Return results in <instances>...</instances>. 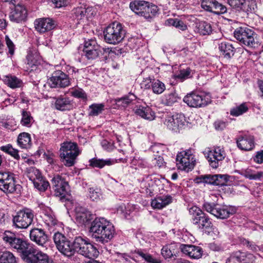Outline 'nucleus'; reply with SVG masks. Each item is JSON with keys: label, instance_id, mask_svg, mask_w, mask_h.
Here are the masks:
<instances>
[{"label": "nucleus", "instance_id": "f257e3e1", "mask_svg": "<svg viewBox=\"0 0 263 263\" xmlns=\"http://www.w3.org/2000/svg\"><path fill=\"white\" fill-rule=\"evenodd\" d=\"M2 238L8 247L22 254V258L27 263H53L49 256L31 246L27 241L17 237L11 231H6Z\"/></svg>", "mask_w": 263, "mask_h": 263}, {"label": "nucleus", "instance_id": "f03ea898", "mask_svg": "<svg viewBox=\"0 0 263 263\" xmlns=\"http://www.w3.org/2000/svg\"><path fill=\"white\" fill-rule=\"evenodd\" d=\"M89 232L96 241L108 242L114 237L115 229L113 224L103 217L95 218L91 222Z\"/></svg>", "mask_w": 263, "mask_h": 263}, {"label": "nucleus", "instance_id": "7ed1b4c3", "mask_svg": "<svg viewBox=\"0 0 263 263\" xmlns=\"http://www.w3.org/2000/svg\"><path fill=\"white\" fill-rule=\"evenodd\" d=\"M81 151L76 143L66 142L62 144L60 149V156L63 164L68 167L72 166L76 162Z\"/></svg>", "mask_w": 263, "mask_h": 263}, {"label": "nucleus", "instance_id": "20e7f679", "mask_svg": "<svg viewBox=\"0 0 263 263\" xmlns=\"http://www.w3.org/2000/svg\"><path fill=\"white\" fill-rule=\"evenodd\" d=\"M162 120L165 126L174 133H179L188 126L189 122L182 114L165 112L162 115Z\"/></svg>", "mask_w": 263, "mask_h": 263}, {"label": "nucleus", "instance_id": "39448f33", "mask_svg": "<svg viewBox=\"0 0 263 263\" xmlns=\"http://www.w3.org/2000/svg\"><path fill=\"white\" fill-rule=\"evenodd\" d=\"M125 31L122 25L115 22L109 24L104 31V36L107 43L116 45L120 43L124 39Z\"/></svg>", "mask_w": 263, "mask_h": 263}, {"label": "nucleus", "instance_id": "423d86ee", "mask_svg": "<svg viewBox=\"0 0 263 263\" xmlns=\"http://www.w3.org/2000/svg\"><path fill=\"white\" fill-rule=\"evenodd\" d=\"M203 208L216 217L223 219L228 218L236 212L235 208L232 206L213 202H205Z\"/></svg>", "mask_w": 263, "mask_h": 263}, {"label": "nucleus", "instance_id": "0eeeda50", "mask_svg": "<svg viewBox=\"0 0 263 263\" xmlns=\"http://www.w3.org/2000/svg\"><path fill=\"white\" fill-rule=\"evenodd\" d=\"M26 176L33 184L34 187L40 192H45L49 187V183L42 175L40 171L35 167L26 168Z\"/></svg>", "mask_w": 263, "mask_h": 263}, {"label": "nucleus", "instance_id": "6e6552de", "mask_svg": "<svg viewBox=\"0 0 263 263\" xmlns=\"http://www.w3.org/2000/svg\"><path fill=\"white\" fill-rule=\"evenodd\" d=\"M189 211L192 223L199 229L210 230L212 228V223L209 217L199 208L192 206L189 208Z\"/></svg>", "mask_w": 263, "mask_h": 263}, {"label": "nucleus", "instance_id": "1a4fd4ad", "mask_svg": "<svg viewBox=\"0 0 263 263\" xmlns=\"http://www.w3.org/2000/svg\"><path fill=\"white\" fill-rule=\"evenodd\" d=\"M20 185L16 184L15 175L9 171L0 172V190L6 194H14Z\"/></svg>", "mask_w": 263, "mask_h": 263}, {"label": "nucleus", "instance_id": "9d476101", "mask_svg": "<svg viewBox=\"0 0 263 263\" xmlns=\"http://www.w3.org/2000/svg\"><path fill=\"white\" fill-rule=\"evenodd\" d=\"M34 212L30 209H24L18 211L13 216V225L18 229H26L33 222Z\"/></svg>", "mask_w": 263, "mask_h": 263}, {"label": "nucleus", "instance_id": "9b49d317", "mask_svg": "<svg viewBox=\"0 0 263 263\" xmlns=\"http://www.w3.org/2000/svg\"><path fill=\"white\" fill-rule=\"evenodd\" d=\"M176 160L178 168L187 172L192 170L195 165L194 156L190 149L178 153Z\"/></svg>", "mask_w": 263, "mask_h": 263}, {"label": "nucleus", "instance_id": "f8f14e48", "mask_svg": "<svg viewBox=\"0 0 263 263\" xmlns=\"http://www.w3.org/2000/svg\"><path fill=\"white\" fill-rule=\"evenodd\" d=\"M183 101L190 107H201L209 104L211 99L209 94L192 92L185 96Z\"/></svg>", "mask_w": 263, "mask_h": 263}, {"label": "nucleus", "instance_id": "ddd939ff", "mask_svg": "<svg viewBox=\"0 0 263 263\" xmlns=\"http://www.w3.org/2000/svg\"><path fill=\"white\" fill-rule=\"evenodd\" d=\"M254 32L248 27H239L234 32L235 39L242 44L253 47L255 46V41Z\"/></svg>", "mask_w": 263, "mask_h": 263}, {"label": "nucleus", "instance_id": "4468645a", "mask_svg": "<svg viewBox=\"0 0 263 263\" xmlns=\"http://www.w3.org/2000/svg\"><path fill=\"white\" fill-rule=\"evenodd\" d=\"M210 165L214 168H217L224 159L226 154L223 148L220 146L214 147L204 153Z\"/></svg>", "mask_w": 263, "mask_h": 263}, {"label": "nucleus", "instance_id": "2eb2a0df", "mask_svg": "<svg viewBox=\"0 0 263 263\" xmlns=\"http://www.w3.org/2000/svg\"><path fill=\"white\" fill-rule=\"evenodd\" d=\"M53 240L58 250L64 255L69 257L73 255V242L68 240L62 234L55 233Z\"/></svg>", "mask_w": 263, "mask_h": 263}, {"label": "nucleus", "instance_id": "dca6fc26", "mask_svg": "<svg viewBox=\"0 0 263 263\" xmlns=\"http://www.w3.org/2000/svg\"><path fill=\"white\" fill-rule=\"evenodd\" d=\"M51 183L56 196L60 197L61 200L67 199L69 193V185L61 176H54L51 180Z\"/></svg>", "mask_w": 263, "mask_h": 263}, {"label": "nucleus", "instance_id": "f3484780", "mask_svg": "<svg viewBox=\"0 0 263 263\" xmlns=\"http://www.w3.org/2000/svg\"><path fill=\"white\" fill-rule=\"evenodd\" d=\"M230 176L228 175H202L196 179L197 183L204 182L208 184L219 186H223L227 184L229 180Z\"/></svg>", "mask_w": 263, "mask_h": 263}, {"label": "nucleus", "instance_id": "a211bd4d", "mask_svg": "<svg viewBox=\"0 0 263 263\" xmlns=\"http://www.w3.org/2000/svg\"><path fill=\"white\" fill-rule=\"evenodd\" d=\"M51 87H66L70 85L68 76L61 71L54 72L49 81Z\"/></svg>", "mask_w": 263, "mask_h": 263}, {"label": "nucleus", "instance_id": "6ab92c4d", "mask_svg": "<svg viewBox=\"0 0 263 263\" xmlns=\"http://www.w3.org/2000/svg\"><path fill=\"white\" fill-rule=\"evenodd\" d=\"M11 10L9 14L11 21L20 23L26 21L27 12L26 8L23 5L18 4L14 8H11Z\"/></svg>", "mask_w": 263, "mask_h": 263}, {"label": "nucleus", "instance_id": "aec40b11", "mask_svg": "<svg viewBox=\"0 0 263 263\" xmlns=\"http://www.w3.org/2000/svg\"><path fill=\"white\" fill-rule=\"evenodd\" d=\"M30 238L37 245L45 247L48 241V236L42 229L34 228L30 231Z\"/></svg>", "mask_w": 263, "mask_h": 263}, {"label": "nucleus", "instance_id": "412c9836", "mask_svg": "<svg viewBox=\"0 0 263 263\" xmlns=\"http://www.w3.org/2000/svg\"><path fill=\"white\" fill-rule=\"evenodd\" d=\"M180 248L183 253L193 259L201 258L203 254L202 249L199 246L182 244Z\"/></svg>", "mask_w": 263, "mask_h": 263}, {"label": "nucleus", "instance_id": "4be33fe9", "mask_svg": "<svg viewBox=\"0 0 263 263\" xmlns=\"http://www.w3.org/2000/svg\"><path fill=\"white\" fill-rule=\"evenodd\" d=\"M93 218V215L86 209L82 207L76 208V219L79 224L86 226L89 224Z\"/></svg>", "mask_w": 263, "mask_h": 263}, {"label": "nucleus", "instance_id": "5701e85b", "mask_svg": "<svg viewBox=\"0 0 263 263\" xmlns=\"http://www.w3.org/2000/svg\"><path fill=\"white\" fill-rule=\"evenodd\" d=\"M236 143L239 149L245 151H251L255 146L254 138L251 135H245L239 136L237 139Z\"/></svg>", "mask_w": 263, "mask_h": 263}, {"label": "nucleus", "instance_id": "b1692460", "mask_svg": "<svg viewBox=\"0 0 263 263\" xmlns=\"http://www.w3.org/2000/svg\"><path fill=\"white\" fill-rule=\"evenodd\" d=\"M34 26L36 31L42 33L53 29L55 25L54 22L49 18H40L35 20Z\"/></svg>", "mask_w": 263, "mask_h": 263}, {"label": "nucleus", "instance_id": "393cba45", "mask_svg": "<svg viewBox=\"0 0 263 263\" xmlns=\"http://www.w3.org/2000/svg\"><path fill=\"white\" fill-rule=\"evenodd\" d=\"M218 47L220 54L226 59H230L235 53V48L229 42H221L218 43Z\"/></svg>", "mask_w": 263, "mask_h": 263}, {"label": "nucleus", "instance_id": "a878e982", "mask_svg": "<svg viewBox=\"0 0 263 263\" xmlns=\"http://www.w3.org/2000/svg\"><path fill=\"white\" fill-rule=\"evenodd\" d=\"M54 107L61 111L70 110L73 108V104L69 98L60 97L55 99Z\"/></svg>", "mask_w": 263, "mask_h": 263}, {"label": "nucleus", "instance_id": "bb28decb", "mask_svg": "<svg viewBox=\"0 0 263 263\" xmlns=\"http://www.w3.org/2000/svg\"><path fill=\"white\" fill-rule=\"evenodd\" d=\"M172 202V197L170 195L158 196L152 200L151 205L155 209H162Z\"/></svg>", "mask_w": 263, "mask_h": 263}, {"label": "nucleus", "instance_id": "cd10ccee", "mask_svg": "<svg viewBox=\"0 0 263 263\" xmlns=\"http://www.w3.org/2000/svg\"><path fill=\"white\" fill-rule=\"evenodd\" d=\"M135 112L137 115L149 121L153 120L156 117L154 111L148 106H139L135 109Z\"/></svg>", "mask_w": 263, "mask_h": 263}, {"label": "nucleus", "instance_id": "c85d7f7f", "mask_svg": "<svg viewBox=\"0 0 263 263\" xmlns=\"http://www.w3.org/2000/svg\"><path fill=\"white\" fill-rule=\"evenodd\" d=\"M91 9V8H86L82 6L74 9L72 11L73 20L77 21V24H80L85 16L88 15V13Z\"/></svg>", "mask_w": 263, "mask_h": 263}, {"label": "nucleus", "instance_id": "c756f323", "mask_svg": "<svg viewBox=\"0 0 263 263\" xmlns=\"http://www.w3.org/2000/svg\"><path fill=\"white\" fill-rule=\"evenodd\" d=\"M26 58L27 61V65L28 66V68H30V71L35 70L41 64L42 60L41 57L36 53L29 52Z\"/></svg>", "mask_w": 263, "mask_h": 263}, {"label": "nucleus", "instance_id": "7c9ffc66", "mask_svg": "<svg viewBox=\"0 0 263 263\" xmlns=\"http://www.w3.org/2000/svg\"><path fill=\"white\" fill-rule=\"evenodd\" d=\"M17 143L22 148L27 149L30 148L31 145L30 135L25 132L20 134L17 137Z\"/></svg>", "mask_w": 263, "mask_h": 263}, {"label": "nucleus", "instance_id": "2f4dec72", "mask_svg": "<svg viewBox=\"0 0 263 263\" xmlns=\"http://www.w3.org/2000/svg\"><path fill=\"white\" fill-rule=\"evenodd\" d=\"M80 254L89 258H93L97 257L99 251L93 245L87 241Z\"/></svg>", "mask_w": 263, "mask_h": 263}, {"label": "nucleus", "instance_id": "473e14b6", "mask_svg": "<svg viewBox=\"0 0 263 263\" xmlns=\"http://www.w3.org/2000/svg\"><path fill=\"white\" fill-rule=\"evenodd\" d=\"M233 253L239 263L241 262L244 263L252 262L255 260V256L252 254L240 251L234 252Z\"/></svg>", "mask_w": 263, "mask_h": 263}, {"label": "nucleus", "instance_id": "72a5a7b5", "mask_svg": "<svg viewBox=\"0 0 263 263\" xmlns=\"http://www.w3.org/2000/svg\"><path fill=\"white\" fill-rule=\"evenodd\" d=\"M180 98L176 92H172L165 94L161 99V103L166 106H172L175 103L177 102Z\"/></svg>", "mask_w": 263, "mask_h": 263}, {"label": "nucleus", "instance_id": "f704fd0d", "mask_svg": "<svg viewBox=\"0 0 263 263\" xmlns=\"http://www.w3.org/2000/svg\"><path fill=\"white\" fill-rule=\"evenodd\" d=\"M44 220L46 224L49 227H61V223L58 221L52 211L47 212L45 214Z\"/></svg>", "mask_w": 263, "mask_h": 263}, {"label": "nucleus", "instance_id": "c9c22d12", "mask_svg": "<svg viewBox=\"0 0 263 263\" xmlns=\"http://www.w3.org/2000/svg\"><path fill=\"white\" fill-rule=\"evenodd\" d=\"M113 164L114 161L110 159L104 160L94 158L89 160L90 166L99 168H102L105 165L110 166Z\"/></svg>", "mask_w": 263, "mask_h": 263}, {"label": "nucleus", "instance_id": "e433bc0d", "mask_svg": "<svg viewBox=\"0 0 263 263\" xmlns=\"http://www.w3.org/2000/svg\"><path fill=\"white\" fill-rule=\"evenodd\" d=\"M118 257L123 263H137L138 256L136 250L132 252L130 254L118 253Z\"/></svg>", "mask_w": 263, "mask_h": 263}, {"label": "nucleus", "instance_id": "4c0bfd02", "mask_svg": "<svg viewBox=\"0 0 263 263\" xmlns=\"http://www.w3.org/2000/svg\"><path fill=\"white\" fill-rule=\"evenodd\" d=\"M195 31L201 35H209L212 32V27L207 22H200L196 24Z\"/></svg>", "mask_w": 263, "mask_h": 263}, {"label": "nucleus", "instance_id": "58836bf2", "mask_svg": "<svg viewBox=\"0 0 263 263\" xmlns=\"http://www.w3.org/2000/svg\"><path fill=\"white\" fill-rule=\"evenodd\" d=\"M241 175L250 180H260L263 176L262 172H258L255 170L247 168L242 171Z\"/></svg>", "mask_w": 263, "mask_h": 263}, {"label": "nucleus", "instance_id": "ea45409f", "mask_svg": "<svg viewBox=\"0 0 263 263\" xmlns=\"http://www.w3.org/2000/svg\"><path fill=\"white\" fill-rule=\"evenodd\" d=\"M4 82L9 87L12 88L21 87L23 84L22 81L21 79L12 75L6 76Z\"/></svg>", "mask_w": 263, "mask_h": 263}, {"label": "nucleus", "instance_id": "a19ab883", "mask_svg": "<svg viewBox=\"0 0 263 263\" xmlns=\"http://www.w3.org/2000/svg\"><path fill=\"white\" fill-rule=\"evenodd\" d=\"M137 97L133 93H129L127 96L116 100V104L118 106L125 107L133 101L135 100Z\"/></svg>", "mask_w": 263, "mask_h": 263}, {"label": "nucleus", "instance_id": "79ce46f5", "mask_svg": "<svg viewBox=\"0 0 263 263\" xmlns=\"http://www.w3.org/2000/svg\"><path fill=\"white\" fill-rule=\"evenodd\" d=\"M136 253H137L138 257H141L147 263L161 262V261L158 258L155 257L148 253H144L142 250H136Z\"/></svg>", "mask_w": 263, "mask_h": 263}, {"label": "nucleus", "instance_id": "37998d69", "mask_svg": "<svg viewBox=\"0 0 263 263\" xmlns=\"http://www.w3.org/2000/svg\"><path fill=\"white\" fill-rule=\"evenodd\" d=\"M22 118L20 121L21 125L23 126L29 127L34 122L33 118L31 116V113L24 109L21 111Z\"/></svg>", "mask_w": 263, "mask_h": 263}, {"label": "nucleus", "instance_id": "c03bdc74", "mask_svg": "<svg viewBox=\"0 0 263 263\" xmlns=\"http://www.w3.org/2000/svg\"><path fill=\"white\" fill-rule=\"evenodd\" d=\"M87 241L81 237H76L73 241V254L76 252L81 254Z\"/></svg>", "mask_w": 263, "mask_h": 263}, {"label": "nucleus", "instance_id": "a18cd8bd", "mask_svg": "<svg viewBox=\"0 0 263 263\" xmlns=\"http://www.w3.org/2000/svg\"><path fill=\"white\" fill-rule=\"evenodd\" d=\"M0 149L4 153L10 155L16 160H19L20 159V156L18 154V150L13 148L10 144L2 146L0 147Z\"/></svg>", "mask_w": 263, "mask_h": 263}, {"label": "nucleus", "instance_id": "49530a36", "mask_svg": "<svg viewBox=\"0 0 263 263\" xmlns=\"http://www.w3.org/2000/svg\"><path fill=\"white\" fill-rule=\"evenodd\" d=\"M148 2L143 1H135L133 3H130V8L134 12L139 15V12L144 10L146 8Z\"/></svg>", "mask_w": 263, "mask_h": 263}, {"label": "nucleus", "instance_id": "de8ad7c7", "mask_svg": "<svg viewBox=\"0 0 263 263\" xmlns=\"http://www.w3.org/2000/svg\"><path fill=\"white\" fill-rule=\"evenodd\" d=\"M0 263H17L16 258L9 251L0 253Z\"/></svg>", "mask_w": 263, "mask_h": 263}, {"label": "nucleus", "instance_id": "09e8293b", "mask_svg": "<svg viewBox=\"0 0 263 263\" xmlns=\"http://www.w3.org/2000/svg\"><path fill=\"white\" fill-rule=\"evenodd\" d=\"M165 24L168 26H174L182 31L187 29V26L184 22L177 18H168L165 21Z\"/></svg>", "mask_w": 263, "mask_h": 263}, {"label": "nucleus", "instance_id": "8fccbe9b", "mask_svg": "<svg viewBox=\"0 0 263 263\" xmlns=\"http://www.w3.org/2000/svg\"><path fill=\"white\" fill-rule=\"evenodd\" d=\"M104 105L103 104L94 103L89 106L88 115L90 116H97L104 110Z\"/></svg>", "mask_w": 263, "mask_h": 263}, {"label": "nucleus", "instance_id": "3c124183", "mask_svg": "<svg viewBox=\"0 0 263 263\" xmlns=\"http://www.w3.org/2000/svg\"><path fill=\"white\" fill-rule=\"evenodd\" d=\"M152 89L155 94H161L165 89V84L159 80H153L152 82Z\"/></svg>", "mask_w": 263, "mask_h": 263}, {"label": "nucleus", "instance_id": "603ef678", "mask_svg": "<svg viewBox=\"0 0 263 263\" xmlns=\"http://www.w3.org/2000/svg\"><path fill=\"white\" fill-rule=\"evenodd\" d=\"M242 11L247 13H252L255 12L257 8L256 0H245Z\"/></svg>", "mask_w": 263, "mask_h": 263}, {"label": "nucleus", "instance_id": "864d4df0", "mask_svg": "<svg viewBox=\"0 0 263 263\" xmlns=\"http://www.w3.org/2000/svg\"><path fill=\"white\" fill-rule=\"evenodd\" d=\"M70 95L74 98L86 100L87 95L85 92L80 88H72L70 91Z\"/></svg>", "mask_w": 263, "mask_h": 263}, {"label": "nucleus", "instance_id": "5fc2aeb1", "mask_svg": "<svg viewBox=\"0 0 263 263\" xmlns=\"http://www.w3.org/2000/svg\"><path fill=\"white\" fill-rule=\"evenodd\" d=\"M248 109V107L245 103H242L240 105L234 107L230 111V114L232 116H238L246 112Z\"/></svg>", "mask_w": 263, "mask_h": 263}, {"label": "nucleus", "instance_id": "6e6d98bb", "mask_svg": "<svg viewBox=\"0 0 263 263\" xmlns=\"http://www.w3.org/2000/svg\"><path fill=\"white\" fill-rule=\"evenodd\" d=\"M101 49L102 48L97 44L95 40L90 39L85 42L83 50L88 49L92 50L93 49L99 50Z\"/></svg>", "mask_w": 263, "mask_h": 263}, {"label": "nucleus", "instance_id": "4d7b16f0", "mask_svg": "<svg viewBox=\"0 0 263 263\" xmlns=\"http://www.w3.org/2000/svg\"><path fill=\"white\" fill-rule=\"evenodd\" d=\"M131 164L133 166H135L136 169L145 168L147 166L146 162L144 159L138 157H135L132 159Z\"/></svg>", "mask_w": 263, "mask_h": 263}, {"label": "nucleus", "instance_id": "13d9d810", "mask_svg": "<svg viewBox=\"0 0 263 263\" xmlns=\"http://www.w3.org/2000/svg\"><path fill=\"white\" fill-rule=\"evenodd\" d=\"M101 193L98 189L90 188L88 197L92 201H98L100 199Z\"/></svg>", "mask_w": 263, "mask_h": 263}, {"label": "nucleus", "instance_id": "bf43d9fd", "mask_svg": "<svg viewBox=\"0 0 263 263\" xmlns=\"http://www.w3.org/2000/svg\"><path fill=\"white\" fill-rule=\"evenodd\" d=\"M83 52L88 59L93 60L96 59L99 56L101 52V49H93L92 50L85 49L83 50Z\"/></svg>", "mask_w": 263, "mask_h": 263}, {"label": "nucleus", "instance_id": "052dcab7", "mask_svg": "<svg viewBox=\"0 0 263 263\" xmlns=\"http://www.w3.org/2000/svg\"><path fill=\"white\" fill-rule=\"evenodd\" d=\"M191 70L189 68L180 70L179 73L176 75V77L183 81L191 77Z\"/></svg>", "mask_w": 263, "mask_h": 263}, {"label": "nucleus", "instance_id": "680f3d73", "mask_svg": "<svg viewBox=\"0 0 263 263\" xmlns=\"http://www.w3.org/2000/svg\"><path fill=\"white\" fill-rule=\"evenodd\" d=\"M245 0H228V4L233 8L242 10Z\"/></svg>", "mask_w": 263, "mask_h": 263}, {"label": "nucleus", "instance_id": "e2e57ef3", "mask_svg": "<svg viewBox=\"0 0 263 263\" xmlns=\"http://www.w3.org/2000/svg\"><path fill=\"white\" fill-rule=\"evenodd\" d=\"M215 0H205L201 3V7L205 10L212 12Z\"/></svg>", "mask_w": 263, "mask_h": 263}, {"label": "nucleus", "instance_id": "0e129e2a", "mask_svg": "<svg viewBox=\"0 0 263 263\" xmlns=\"http://www.w3.org/2000/svg\"><path fill=\"white\" fill-rule=\"evenodd\" d=\"M161 254L165 258H171L173 255V252L171 250V246H164L161 249Z\"/></svg>", "mask_w": 263, "mask_h": 263}, {"label": "nucleus", "instance_id": "69168bd1", "mask_svg": "<svg viewBox=\"0 0 263 263\" xmlns=\"http://www.w3.org/2000/svg\"><path fill=\"white\" fill-rule=\"evenodd\" d=\"M5 41L7 46L9 49V53L12 56L14 53L15 46L7 35L5 36Z\"/></svg>", "mask_w": 263, "mask_h": 263}, {"label": "nucleus", "instance_id": "338daca9", "mask_svg": "<svg viewBox=\"0 0 263 263\" xmlns=\"http://www.w3.org/2000/svg\"><path fill=\"white\" fill-rule=\"evenodd\" d=\"M146 9L149 11L152 18L157 14L158 12V8L156 5L153 4L150 5L148 3H147Z\"/></svg>", "mask_w": 263, "mask_h": 263}, {"label": "nucleus", "instance_id": "774afa93", "mask_svg": "<svg viewBox=\"0 0 263 263\" xmlns=\"http://www.w3.org/2000/svg\"><path fill=\"white\" fill-rule=\"evenodd\" d=\"M101 145L102 147L107 151H111L114 149V145L113 143L108 142V141L106 140H103L101 141Z\"/></svg>", "mask_w": 263, "mask_h": 263}]
</instances>
